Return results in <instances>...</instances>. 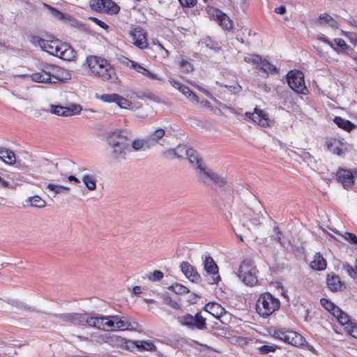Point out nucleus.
Listing matches in <instances>:
<instances>
[{
    "label": "nucleus",
    "instance_id": "1",
    "mask_svg": "<svg viewBox=\"0 0 357 357\" xmlns=\"http://www.w3.org/2000/svg\"><path fill=\"white\" fill-rule=\"evenodd\" d=\"M185 156L196 171L199 183L210 188H225L229 185L227 177L207 167L196 150L188 149Z\"/></svg>",
    "mask_w": 357,
    "mask_h": 357
},
{
    "label": "nucleus",
    "instance_id": "2",
    "mask_svg": "<svg viewBox=\"0 0 357 357\" xmlns=\"http://www.w3.org/2000/svg\"><path fill=\"white\" fill-rule=\"evenodd\" d=\"M107 141L111 148L110 156L115 160L125 159L130 151L131 139L125 130H116L108 134Z\"/></svg>",
    "mask_w": 357,
    "mask_h": 357
},
{
    "label": "nucleus",
    "instance_id": "3",
    "mask_svg": "<svg viewBox=\"0 0 357 357\" xmlns=\"http://www.w3.org/2000/svg\"><path fill=\"white\" fill-rule=\"evenodd\" d=\"M87 65L93 75L104 82L117 83L119 78L115 70L105 59L96 56H89L86 59Z\"/></svg>",
    "mask_w": 357,
    "mask_h": 357
},
{
    "label": "nucleus",
    "instance_id": "4",
    "mask_svg": "<svg viewBox=\"0 0 357 357\" xmlns=\"http://www.w3.org/2000/svg\"><path fill=\"white\" fill-rule=\"evenodd\" d=\"M280 301L269 292L261 294L256 303V311L262 317H268L278 310Z\"/></svg>",
    "mask_w": 357,
    "mask_h": 357
},
{
    "label": "nucleus",
    "instance_id": "5",
    "mask_svg": "<svg viewBox=\"0 0 357 357\" xmlns=\"http://www.w3.org/2000/svg\"><path fill=\"white\" fill-rule=\"evenodd\" d=\"M258 271L250 259H245L241 264L238 277L248 286H254L258 282L257 274Z\"/></svg>",
    "mask_w": 357,
    "mask_h": 357
},
{
    "label": "nucleus",
    "instance_id": "6",
    "mask_svg": "<svg viewBox=\"0 0 357 357\" xmlns=\"http://www.w3.org/2000/svg\"><path fill=\"white\" fill-rule=\"evenodd\" d=\"M206 318L202 315V313L197 312L195 315L186 313L177 317L178 322L183 326H185L191 330H204L206 328Z\"/></svg>",
    "mask_w": 357,
    "mask_h": 357
},
{
    "label": "nucleus",
    "instance_id": "7",
    "mask_svg": "<svg viewBox=\"0 0 357 357\" xmlns=\"http://www.w3.org/2000/svg\"><path fill=\"white\" fill-rule=\"evenodd\" d=\"M289 86L296 93L305 94L307 91L305 84L304 74L298 70H290L287 75Z\"/></svg>",
    "mask_w": 357,
    "mask_h": 357
},
{
    "label": "nucleus",
    "instance_id": "8",
    "mask_svg": "<svg viewBox=\"0 0 357 357\" xmlns=\"http://www.w3.org/2000/svg\"><path fill=\"white\" fill-rule=\"evenodd\" d=\"M209 16L214 20L220 26L226 30L233 29V22L229 17L218 8L209 7L207 9Z\"/></svg>",
    "mask_w": 357,
    "mask_h": 357
},
{
    "label": "nucleus",
    "instance_id": "9",
    "mask_svg": "<svg viewBox=\"0 0 357 357\" xmlns=\"http://www.w3.org/2000/svg\"><path fill=\"white\" fill-rule=\"evenodd\" d=\"M45 6L50 9V10L51 11V13L55 17H56L57 19H59L60 20H63V21L66 22L70 26L79 29L82 31H85L86 29V26L84 24L79 22L78 20L73 18L70 15L65 14L51 6H49V5H45Z\"/></svg>",
    "mask_w": 357,
    "mask_h": 357
},
{
    "label": "nucleus",
    "instance_id": "10",
    "mask_svg": "<svg viewBox=\"0 0 357 357\" xmlns=\"http://www.w3.org/2000/svg\"><path fill=\"white\" fill-rule=\"evenodd\" d=\"M245 116L261 126H270L271 121L268 114L261 109L255 107L254 112H245Z\"/></svg>",
    "mask_w": 357,
    "mask_h": 357
},
{
    "label": "nucleus",
    "instance_id": "11",
    "mask_svg": "<svg viewBox=\"0 0 357 357\" xmlns=\"http://www.w3.org/2000/svg\"><path fill=\"white\" fill-rule=\"evenodd\" d=\"M129 35L132 39V43L137 47L144 49L147 47L148 43L146 34L141 27L137 26L131 29Z\"/></svg>",
    "mask_w": 357,
    "mask_h": 357
},
{
    "label": "nucleus",
    "instance_id": "12",
    "mask_svg": "<svg viewBox=\"0 0 357 357\" xmlns=\"http://www.w3.org/2000/svg\"><path fill=\"white\" fill-rule=\"evenodd\" d=\"M138 324L127 316L114 315V331L135 330Z\"/></svg>",
    "mask_w": 357,
    "mask_h": 357
},
{
    "label": "nucleus",
    "instance_id": "13",
    "mask_svg": "<svg viewBox=\"0 0 357 357\" xmlns=\"http://www.w3.org/2000/svg\"><path fill=\"white\" fill-rule=\"evenodd\" d=\"M336 178L346 190H349L354 184V174L350 170L340 168L336 173Z\"/></svg>",
    "mask_w": 357,
    "mask_h": 357
},
{
    "label": "nucleus",
    "instance_id": "14",
    "mask_svg": "<svg viewBox=\"0 0 357 357\" xmlns=\"http://www.w3.org/2000/svg\"><path fill=\"white\" fill-rule=\"evenodd\" d=\"M204 268L208 274L212 275L211 283L217 284L220 280V276L218 274V267L211 257H206L204 261Z\"/></svg>",
    "mask_w": 357,
    "mask_h": 357
},
{
    "label": "nucleus",
    "instance_id": "15",
    "mask_svg": "<svg viewBox=\"0 0 357 357\" xmlns=\"http://www.w3.org/2000/svg\"><path fill=\"white\" fill-rule=\"evenodd\" d=\"M181 270L183 274L192 282H199L201 281V277L194 267L187 261H183L181 264Z\"/></svg>",
    "mask_w": 357,
    "mask_h": 357
},
{
    "label": "nucleus",
    "instance_id": "16",
    "mask_svg": "<svg viewBox=\"0 0 357 357\" xmlns=\"http://www.w3.org/2000/svg\"><path fill=\"white\" fill-rule=\"evenodd\" d=\"M172 86L181 92L190 101L195 103L199 102V98L188 86L173 80L171 82Z\"/></svg>",
    "mask_w": 357,
    "mask_h": 357
},
{
    "label": "nucleus",
    "instance_id": "17",
    "mask_svg": "<svg viewBox=\"0 0 357 357\" xmlns=\"http://www.w3.org/2000/svg\"><path fill=\"white\" fill-rule=\"evenodd\" d=\"M59 52L57 56L66 61H71L76 57V52L67 43H62L59 46Z\"/></svg>",
    "mask_w": 357,
    "mask_h": 357
},
{
    "label": "nucleus",
    "instance_id": "18",
    "mask_svg": "<svg viewBox=\"0 0 357 357\" xmlns=\"http://www.w3.org/2000/svg\"><path fill=\"white\" fill-rule=\"evenodd\" d=\"M126 65L128 66H129L130 68L134 69L137 72L146 76L147 77H149L151 79H153V80L159 79L157 75L150 72L149 70H147L144 67L142 66L139 63H137L132 60L127 59Z\"/></svg>",
    "mask_w": 357,
    "mask_h": 357
},
{
    "label": "nucleus",
    "instance_id": "19",
    "mask_svg": "<svg viewBox=\"0 0 357 357\" xmlns=\"http://www.w3.org/2000/svg\"><path fill=\"white\" fill-rule=\"evenodd\" d=\"M81 109L79 105L74 106L73 109L61 105H51V112L58 116H68L72 115L75 110Z\"/></svg>",
    "mask_w": 357,
    "mask_h": 357
},
{
    "label": "nucleus",
    "instance_id": "20",
    "mask_svg": "<svg viewBox=\"0 0 357 357\" xmlns=\"http://www.w3.org/2000/svg\"><path fill=\"white\" fill-rule=\"evenodd\" d=\"M91 315L89 313H73L72 324L79 326H88L91 321Z\"/></svg>",
    "mask_w": 357,
    "mask_h": 357
},
{
    "label": "nucleus",
    "instance_id": "21",
    "mask_svg": "<svg viewBox=\"0 0 357 357\" xmlns=\"http://www.w3.org/2000/svg\"><path fill=\"white\" fill-rule=\"evenodd\" d=\"M204 310L206 312L212 314L215 318H220L225 314V310L218 303H212L205 305Z\"/></svg>",
    "mask_w": 357,
    "mask_h": 357
},
{
    "label": "nucleus",
    "instance_id": "22",
    "mask_svg": "<svg viewBox=\"0 0 357 357\" xmlns=\"http://www.w3.org/2000/svg\"><path fill=\"white\" fill-rule=\"evenodd\" d=\"M128 342L139 350L153 351L156 349L155 345L150 340H129Z\"/></svg>",
    "mask_w": 357,
    "mask_h": 357
},
{
    "label": "nucleus",
    "instance_id": "23",
    "mask_svg": "<svg viewBox=\"0 0 357 357\" xmlns=\"http://www.w3.org/2000/svg\"><path fill=\"white\" fill-rule=\"evenodd\" d=\"M59 41L45 40V45H43L42 50L49 54L57 56L59 52V46L61 45Z\"/></svg>",
    "mask_w": 357,
    "mask_h": 357
},
{
    "label": "nucleus",
    "instance_id": "24",
    "mask_svg": "<svg viewBox=\"0 0 357 357\" xmlns=\"http://www.w3.org/2000/svg\"><path fill=\"white\" fill-rule=\"evenodd\" d=\"M326 261L323 256L319 252L316 253L314 257L313 261L310 263V266L312 269L316 271H322L326 268Z\"/></svg>",
    "mask_w": 357,
    "mask_h": 357
},
{
    "label": "nucleus",
    "instance_id": "25",
    "mask_svg": "<svg viewBox=\"0 0 357 357\" xmlns=\"http://www.w3.org/2000/svg\"><path fill=\"white\" fill-rule=\"evenodd\" d=\"M0 158L8 165L14 164L16 160L14 152L6 148L0 149Z\"/></svg>",
    "mask_w": 357,
    "mask_h": 357
},
{
    "label": "nucleus",
    "instance_id": "26",
    "mask_svg": "<svg viewBox=\"0 0 357 357\" xmlns=\"http://www.w3.org/2000/svg\"><path fill=\"white\" fill-rule=\"evenodd\" d=\"M334 123L340 128L350 132L356 126L349 120H346L340 116H335L333 120Z\"/></svg>",
    "mask_w": 357,
    "mask_h": 357
},
{
    "label": "nucleus",
    "instance_id": "27",
    "mask_svg": "<svg viewBox=\"0 0 357 357\" xmlns=\"http://www.w3.org/2000/svg\"><path fill=\"white\" fill-rule=\"evenodd\" d=\"M82 180L88 190L93 191L96 189V176L95 174H84Z\"/></svg>",
    "mask_w": 357,
    "mask_h": 357
},
{
    "label": "nucleus",
    "instance_id": "28",
    "mask_svg": "<svg viewBox=\"0 0 357 357\" xmlns=\"http://www.w3.org/2000/svg\"><path fill=\"white\" fill-rule=\"evenodd\" d=\"M305 342V339L301 335L294 331H290L287 344L298 347L304 345Z\"/></svg>",
    "mask_w": 357,
    "mask_h": 357
},
{
    "label": "nucleus",
    "instance_id": "29",
    "mask_svg": "<svg viewBox=\"0 0 357 357\" xmlns=\"http://www.w3.org/2000/svg\"><path fill=\"white\" fill-rule=\"evenodd\" d=\"M266 73L276 74L278 73L277 68L269 63L267 60L261 58V61L259 63L258 68Z\"/></svg>",
    "mask_w": 357,
    "mask_h": 357
},
{
    "label": "nucleus",
    "instance_id": "30",
    "mask_svg": "<svg viewBox=\"0 0 357 357\" xmlns=\"http://www.w3.org/2000/svg\"><path fill=\"white\" fill-rule=\"evenodd\" d=\"M103 12L111 14H116L120 10V7L112 0H103Z\"/></svg>",
    "mask_w": 357,
    "mask_h": 357
},
{
    "label": "nucleus",
    "instance_id": "31",
    "mask_svg": "<svg viewBox=\"0 0 357 357\" xmlns=\"http://www.w3.org/2000/svg\"><path fill=\"white\" fill-rule=\"evenodd\" d=\"M165 136V130L162 128H158L149 135L147 137V142H151V143H158L159 141Z\"/></svg>",
    "mask_w": 357,
    "mask_h": 357
},
{
    "label": "nucleus",
    "instance_id": "32",
    "mask_svg": "<svg viewBox=\"0 0 357 357\" xmlns=\"http://www.w3.org/2000/svg\"><path fill=\"white\" fill-rule=\"evenodd\" d=\"M320 303L324 309L330 312L333 315L340 313V308L335 305L333 303L325 298H323L320 300Z\"/></svg>",
    "mask_w": 357,
    "mask_h": 357
},
{
    "label": "nucleus",
    "instance_id": "33",
    "mask_svg": "<svg viewBox=\"0 0 357 357\" xmlns=\"http://www.w3.org/2000/svg\"><path fill=\"white\" fill-rule=\"evenodd\" d=\"M327 285L332 291H336L340 289L341 287V282L339 277L337 275H328Z\"/></svg>",
    "mask_w": 357,
    "mask_h": 357
},
{
    "label": "nucleus",
    "instance_id": "34",
    "mask_svg": "<svg viewBox=\"0 0 357 357\" xmlns=\"http://www.w3.org/2000/svg\"><path fill=\"white\" fill-rule=\"evenodd\" d=\"M136 97L139 99L146 98L155 102H159L160 101V98L159 96L149 91H139L136 93Z\"/></svg>",
    "mask_w": 357,
    "mask_h": 357
},
{
    "label": "nucleus",
    "instance_id": "35",
    "mask_svg": "<svg viewBox=\"0 0 357 357\" xmlns=\"http://www.w3.org/2000/svg\"><path fill=\"white\" fill-rule=\"evenodd\" d=\"M91 321L89 324V327L96 328L99 330H104V327L102 326L103 321L106 320L105 316H99V317H93L91 316Z\"/></svg>",
    "mask_w": 357,
    "mask_h": 357
},
{
    "label": "nucleus",
    "instance_id": "36",
    "mask_svg": "<svg viewBox=\"0 0 357 357\" xmlns=\"http://www.w3.org/2000/svg\"><path fill=\"white\" fill-rule=\"evenodd\" d=\"M340 313H337V314H334L333 316L335 317L338 321L343 326H345V328H349L350 327V325L352 324V322L350 321V319L349 317V315L344 312L340 309Z\"/></svg>",
    "mask_w": 357,
    "mask_h": 357
},
{
    "label": "nucleus",
    "instance_id": "37",
    "mask_svg": "<svg viewBox=\"0 0 357 357\" xmlns=\"http://www.w3.org/2000/svg\"><path fill=\"white\" fill-rule=\"evenodd\" d=\"M63 73L62 69L57 66H54L53 70L51 71V82L50 83H58L61 82L63 80V77H61Z\"/></svg>",
    "mask_w": 357,
    "mask_h": 357
},
{
    "label": "nucleus",
    "instance_id": "38",
    "mask_svg": "<svg viewBox=\"0 0 357 357\" xmlns=\"http://www.w3.org/2000/svg\"><path fill=\"white\" fill-rule=\"evenodd\" d=\"M26 202H29L32 207H36L39 208H43L46 205V202L37 195L29 197L26 200Z\"/></svg>",
    "mask_w": 357,
    "mask_h": 357
},
{
    "label": "nucleus",
    "instance_id": "39",
    "mask_svg": "<svg viewBox=\"0 0 357 357\" xmlns=\"http://www.w3.org/2000/svg\"><path fill=\"white\" fill-rule=\"evenodd\" d=\"M47 188L50 191L54 192L55 195L68 193L70 191V188L68 187L57 185L54 183H49Z\"/></svg>",
    "mask_w": 357,
    "mask_h": 357
},
{
    "label": "nucleus",
    "instance_id": "40",
    "mask_svg": "<svg viewBox=\"0 0 357 357\" xmlns=\"http://www.w3.org/2000/svg\"><path fill=\"white\" fill-rule=\"evenodd\" d=\"M162 298L163 302L175 310L180 309V305L176 301L173 299L168 294H163L162 295Z\"/></svg>",
    "mask_w": 357,
    "mask_h": 357
},
{
    "label": "nucleus",
    "instance_id": "41",
    "mask_svg": "<svg viewBox=\"0 0 357 357\" xmlns=\"http://www.w3.org/2000/svg\"><path fill=\"white\" fill-rule=\"evenodd\" d=\"M45 74L40 70V72L34 73L31 75V79L35 82L38 83H50L51 81L48 79Z\"/></svg>",
    "mask_w": 357,
    "mask_h": 357
},
{
    "label": "nucleus",
    "instance_id": "42",
    "mask_svg": "<svg viewBox=\"0 0 357 357\" xmlns=\"http://www.w3.org/2000/svg\"><path fill=\"white\" fill-rule=\"evenodd\" d=\"M50 316L61 321L68 322L72 324L73 313H55L51 314Z\"/></svg>",
    "mask_w": 357,
    "mask_h": 357
},
{
    "label": "nucleus",
    "instance_id": "43",
    "mask_svg": "<svg viewBox=\"0 0 357 357\" xmlns=\"http://www.w3.org/2000/svg\"><path fill=\"white\" fill-rule=\"evenodd\" d=\"M169 289L172 290V291H174L176 294H184V293H188L189 292V290H188V289L186 287H185V286H183L182 284H178V283H176V284H174L171 285L169 287Z\"/></svg>",
    "mask_w": 357,
    "mask_h": 357
},
{
    "label": "nucleus",
    "instance_id": "44",
    "mask_svg": "<svg viewBox=\"0 0 357 357\" xmlns=\"http://www.w3.org/2000/svg\"><path fill=\"white\" fill-rule=\"evenodd\" d=\"M107 319L103 321V324L102 327H104L103 331H107L111 329L112 331H114V315L112 316H105Z\"/></svg>",
    "mask_w": 357,
    "mask_h": 357
},
{
    "label": "nucleus",
    "instance_id": "45",
    "mask_svg": "<svg viewBox=\"0 0 357 357\" xmlns=\"http://www.w3.org/2000/svg\"><path fill=\"white\" fill-rule=\"evenodd\" d=\"M261 56L258 54H250L244 57V61L246 63H252L256 66V68H258L259 63L261 61Z\"/></svg>",
    "mask_w": 357,
    "mask_h": 357
},
{
    "label": "nucleus",
    "instance_id": "46",
    "mask_svg": "<svg viewBox=\"0 0 357 357\" xmlns=\"http://www.w3.org/2000/svg\"><path fill=\"white\" fill-rule=\"evenodd\" d=\"M328 149L333 152V153L337 155H342L344 153L341 146L340 144L337 145L335 142L328 143Z\"/></svg>",
    "mask_w": 357,
    "mask_h": 357
},
{
    "label": "nucleus",
    "instance_id": "47",
    "mask_svg": "<svg viewBox=\"0 0 357 357\" xmlns=\"http://www.w3.org/2000/svg\"><path fill=\"white\" fill-rule=\"evenodd\" d=\"M343 269L352 278L356 279L357 278V268H356V266L354 268L350 264L346 263V264H343Z\"/></svg>",
    "mask_w": 357,
    "mask_h": 357
},
{
    "label": "nucleus",
    "instance_id": "48",
    "mask_svg": "<svg viewBox=\"0 0 357 357\" xmlns=\"http://www.w3.org/2000/svg\"><path fill=\"white\" fill-rule=\"evenodd\" d=\"M162 157L164 159L173 160L178 158V153L176 152L175 149H170L162 153Z\"/></svg>",
    "mask_w": 357,
    "mask_h": 357
},
{
    "label": "nucleus",
    "instance_id": "49",
    "mask_svg": "<svg viewBox=\"0 0 357 357\" xmlns=\"http://www.w3.org/2000/svg\"><path fill=\"white\" fill-rule=\"evenodd\" d=\"M180 67L185 73H190L194 70L193 66L188 60L184 59L181 60Z\"/></svg>",
    "mask_w": 357,
    "mask_h": 357
},
{
    "label": "nucleus",
    "instance_id": "50",
    "mask_svg": "<svg viewBox=\"0 0 357 357\" xmlns=\"http://www.w3.org/2000/svg\"><path fill=\"white\" fill-rule=\"evenodd\" d=\"M146 142H147V139H135L132 142L131 141L130 146L135 151H139L144 148Z\"/></svg>",
    "mask_w": 357,
    "mask_h": 357
},
{
    "label": "nucleus",
    "instance_id": "51",
    "mask_svg": "<svg viewBox=\"0 0 357 357\" xmlns=\"http://www.w3.org/2000/svg\"><path fill=\"white\" fill-rule=\"evenodd\" d=\"M116 103L119 107L123 109H128L131 105L130 101L119 95V98L116 99Z\"/></svg>",
    "mask_w": 357,
    "mask_h": 357
},
{
    "label": "nucleus",
    "instance_id": "52",
    "mask_svg": "<svg viewBox=\"0 0 357 357\" xmlns=\"http://www.w3.org/2000/svg\"><path fill=\"white\" fill-rule=\"evenodd\" d=\"M46 40H44L41 38H40L38 36H32L30 38V43L35 45V46H39L41 49L43 47V45H45V42Z\"/></svg>",
    "mask_w": 357,
    "mask_h": 357
},
{
    "label": "nucleus",
    "instance_id": "53",
    "mask_svg": "<svg viewBox=\"0 0 357 357\" xmlns=\"http://www.w3.org/2000/svg\"><path fill=\"white\" fill-rule=\"evenodd\" d=\"M90 6L93 10L103 12V0H93L90 3Z\"/></svg>",
    "mask_w": 357,
    "mask_h": 357
},
{
    "label": "nucleus",
    "instance_id": "54",
    "mask_svg": "<svg viewBox=\"0 0 357 357\" xmlns=\"http://www.w3.org/2000/svg\"><path fill=\"white\" fill-rule=\"evenodd\" d=\"M117 98H119V95L116 93L103 94L100 96V99L106 102H116Z\"/></svg>",
    "mask_w": 357,
    "mask_h": 357
},
{
    "label": "nucleus",
    "instance_id": "55",
    "mask_svg": "<svg viewBox=\"0 0 357 357\" xmlns=\"http://www.w3.org/2000/svg\"><path fill=\"white\" fill-rule=\"evenodd\" d=\"M202 43H204L206 45V47L212 50H215L218 48V43L213 41L209 37H206L203 38Z\"/></svg>",
    "mask_w": 357,
    "mask_h": 357
},
{
    "label": "nucleus",
    "instance_id": "56",
    "mask_svg": "<svg viewBox=\"0 0 357 357\" xmlns=\"http://www.w3.org/2000/svg\"><path fill=\"white\" fill-rule=\"evenodd\" d=\"M334 43L336 45L335 47L337 48L340 47V49L342 52L346 51L349 47V46L347 45L345 41L342 38H335Z\"/></svg>",
    "mask_w": 357,
    "mask_h": 357
},
{
    "label": "nucleus",
    "instance_id": "57",
    "mask_svg": "<svg viewBox=\"0 0 357 357\" xmlns=\"http://www.w3.org/2000/svg\"><path fill=\"white\" fill-rule=\"evenodd\" d=\"M54 65L45 64L43 66L41 71L45 74L44 75L51 81V71L53 70Z\"/></svg>",
    "mask_w": 357,
    "mask_h": 357
},
{
    "label": "nucleus",
    "instance_id": "58",
    "mask_svg": "<svg viewBox=\"0 0 357 357\" xmlns=\"http://www.w3.org/2000/svg\"><path fill=\"white\" fill-rule=\"evenodd\" d=\"M345 240L353 245H357V236L355 234L351 232H345L343 235Z\"/></svg>",
    "mask_w": 357,
    "mask_h": 357
},
{
    "label": "nucleus",
    "instance_id": "59",
    "mask_svg": "<svg viewBox=\"0 0 357 357\" xmlns=\"http://www.w3.org/2000/svg\"><path fill=\"white\" fill-rule=\"evenodd\" d=\"M163 273L160 271L155 270L152 273H151L148 278L151 281H158L161 280L163 278Z\"/></svg>",
    "mask_w": 357,
    "mask_h": 357
},
{
    "label": "nucleus",
    "instance_id": "60",
    "mask_svg": "<svg viewBox=\"0 0 357 357\" xmlns=\"http://www.w3.org/2000/svg\"><path fill=\"white\" fill-rule=\"evenodd\" d=\"M276 349V346L263 345L259 347V351L261 354H267L269 352L275 351Z\"/></svg>",
    "mask_w": 357,
    "mask_h": 357
},
{
    "label": "nucleus",
    "instance_id": "61",
    "mask_svg": "<svg viewBox=\"0 0 357 357\" xmlns=\"http://www.w3.org/2000/svg\"><path fill=\"white\" fill-rule=\"evenodd\" d=\"M188 150L185 145H178L175 151L178 153V158H181L183 157V155H186V151Z\"/></svg>",
    "mask_w": 357,
    "mask_h": 357
},
{
    "label": "nucleus",
    "instance_id": "62",
    "mask_svg": "<svg viewBox=\"0 0 357 357\" xmlns=\"http://www.w3.org/2000/svg\"><path fill=\"white\" fill-rule=\"evenodd\" d=\"M317 39L319 41H321L328 45L333 50L337 51V47H335L334 44L332 42H331L327 38L324 37L323 35L317 36Z\"/></svg>",
    "mask_w": 357,
    "mask_h": 357
},
{
    "label": "nucleus",
    "instance_id": "63",
    "mask_svg": "<svg viewBox=\"0 0 357 357\" xmlns=\"http://www.w3.org/2000/svg\"><path fill=\"white\" fill-rule=\"evenodd\" d=\"M297 154L305 161L312 160V155L309 152L305 151V150L300 149L299 153H297Z\"/></svg>",
    "mask_w": 357,
    "mask_h": 357
},
{
    "label": "nucleus",
    "instance_id": "64",
    "mask_svg": "<svg viewBox=\"0 0 357 357\" xmlns=\"http://www.w3.org/2000/svg\"><path fill=\"white\" fill-rule=\"evenodd\" d=\"M349 333V334L354 337L357 338V327L353 324V323L350 325V327L349 328H346Z\"/></svg>",
    "mask_w": 357,
    "mask_h": 357
}]
</instances>
